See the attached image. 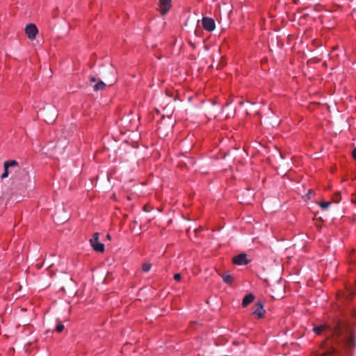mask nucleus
Returning <instances> with one entry per match:
<instances>
[{
  "label": "nucleus",
  "instance_id": "obj_1",
  "mask_svg": "<svg viewBox=\"0 0 356 356\" xmlns=\"http://www.w3.org/2000/svg\"><path fill=\"white\" fill-rule=\"evenodd\" d=\"M335 337H338V342L341 343L343 346L350 348L354 346V339L352 330L345 321L335 318ZM337 339H335V341Z\"/></svg>",
  "mask_w": 356,
  "mask_h": 356
},
{
  "label": "nucleus",
  "instance_id": "obj_2",
  "mask_svg": "<svg viewBox=\"0 0 356 356\" xmlns=\"http://www.w3.org/2000/svg\"><path fill=\"white\" fill-rule=\"evenodd\" d=\"M90 243L96 252H103L104 251V245L99 241L98 232L93 234L92 237L90 239Z\"/></svg>",
  "mask_w": 356,
  "mask_h": 356
},
{
  "label": "nucleus",
  "instance_id": "obj_3",
  "mask_svg": "<svg viewBox=\"0 0 356 356\" xmlns=\"http://www.w3.org/2000/svg\"><path fill=\"white\" fill-rule=\"evenodd\" d=\"M18 163L15 160H10L5 161L3 163L4 172L1 175V179H4L8 177L9 174L12 172V168H17Z\"/></svg>",
  "mask_w": 356,
  "mask_h": 356
},
{
  "label": "nucleus",
  "instance_id": "obj_4",
  "mask_svg": "<svg viewBox=\"0 0 356 356\" xmlns=\"http://www.w3.org/2000/svg\"><path fill=\"white\" fill-rule=\"evenodd\" d=\"M25 33L28 38L33 40L38 33V29L34 24H29L25 28Z\"/></svg>",
  "mask_w": 356,
  "mask_h": 356
},
{
  "label": "nucleus",
  "instance_id": "obj_5",
  "mask_svg": "<svg viewBox=\"0 0 356 356\" xmlns=\"http://www.w3.org/2000/svg\"><path fill=\"white\" fill-rule=\"evenodd\" d=\"M314 331L317 334H321V333L325 332V335L327 337H328L332 334V330L331 327L326 324H323L320 326L314 327Z\"/></svg>",
  "mask_w": 356,
  "mask_h": 356
},
{
  "label": "nucleus",
  "instance_id": "obj_6",
  "mask_svg": "<svg viewBox=\"0 0 356 356\" xmlns=\"http://www.w3.org/2000/svg\"><path fill=\"white\" fill-rule=\"evenodd\" d=\"M202 24L203 28L208 31H212L216 28L215 21L210 17H203L202 19Z\"/></svg>",
  "mask_w": 356,
  "mask_h": 356
},
{
  "label": "nucleus",
  "instance_id": "obj_7",
  "mask_svg": "<svg viewBox=\"0 0 356 356\" xmlns=\"http://www.w3.org/2000/svg\"><path fill=\"white\" fill-rule=\"evenodd\" d=\"M265 310L264 309V305L261 301H258L255 305L252 314L261 318L264 316Z\"/></svg>",
  "mask_w": 356,
  "mask_h": 356
},
{
  "label": "nucleus",
  "instance_id": "obj_8",
  "mask_svg": "<svg viewBox=\"0 0 356 356\" xmlns=\"http://www.w3.org/2000/svg\"><path fill=\"white\" fill-rule=\"evenodd\" d=\"M171 1L172 0H159L161 15H164L169 11L171 7Z\"/></svg>",
  "mask_w": 356,
  "mask_h": 356
},
{
  "label": "nucleus",
  "instance_id": "obj_9",
  "mask_svg": "<svg viewBox=\"0 0 356 356\" xmlns=\"http://www.w3.org/2000/svg\"><path fill=\"white\" fill-rule=\"evenodd\" d=\"M233 262L236 265H245L248 263L247 255L244 253L239 254L234 257Z\"/></svg>",
  "mask_w": 356,
  "mask_h": 356
},
{
  "label": "nucleus",
  "instance_id": "obj_10",
  "mask_svg": "<svg viewBox=\"0 0 356 356\" xmlns=\"http://www.w3.org/2000/svg\"><path fill=\"white\" fill-rule=\"evenodd\" d=\"M254 298V296L251 293L246 295L242 300L243 307H246L250 303H251L253 301Z\"/></svg>",
  "mask_w": 356,
  "mask_h": 356
},
{
  "label": "nucleus",
  "instance_id": "obj_11",
  "mask_svg": "<svg viewBox=\"0 0 356 356\" xmlns=\"http://www.w3.org/2000/svg\"><path fill=\"white\" fill-rule=\"evenodd\" d=\"M221 277L223 280L224 282L229 284H231L234 280L232 275L228 273H224L221 275Z\"/></svg>",
  "mask_w": 356,
  "mask_h": 356
},
{
  "label": "nucleus",
  "instance_id": "obj_12",
  "mask_svg": "<svg viewBox=\"0 0 356 356\" xmlns=\"http://www.w3.org/2000/svg\"><path fill=\"white\" fill-rule=\"evenodd\" d=\"M47 114V113H45V120L49 124L53 123L55 121L56 118L57 116L56 111H53L51 116H48Z\"/></svg>",
  "mask_w": 356,
  "mask_h": 356
},
{
  "label": "nucleus",
  "instance_id": "obj_13",
  "mask_svg": "<svg viewBox=\"0 0 356 356\" xmlns=\"http://www.w3.org/2000/svg\"><path fill=\"white\" fill-rule=\"evenodd\" d=\"M333 348L332 346L326 350H323L322 353H318L316 356H333Z\"/></svg>",
  "mask_w": 356,
  "mask_h": 356
},
{
  "label": "nucleus",
  "instance_id": "obj_14",
  "mask_svg": "<svg viewBox=\"0 0 356 356\" xmlns=\"http://www.w3.org/2000/svg\"><path fill=\"white\" fill-rule=\"evenodd\" d=\"M106 84L102 81H99L97 83L93 86V89L95 91H99L104 90Z\"/></svg>",
  "mask_w": 356,
  "mask_h": 356
},
{
  "label": "nucleus",
  "instance_id": "obj_15",
  "mask_svg": "<svg viewBox=\"0 0 356 356\" xmlns=\"http://www.w3.org/2000/svg\"><path fill=\"white\" fill-rule=\"evenodd\" d=\"M331 204V202L329 201V202H325V201H322V202H319V205L320 207L323 209V210H327L330 205Z\"/></svg>",
  "mask_w": 356,
  "mask_h": 356
},
{
  "label": "nucleus",
  "instance_id": "obj_16",
  "mask_svg": "<svg viewBox=\"0 0 356 356\" xmlns=\"http://www.w3.org/2000/svg\"><path fill=\"white\" fill-rule=\"evenodd\" d=\"M152 265L149 263H145L143 264L142 269L144 272L149 271Z\"/></svg>",
  "mask_w": 356,
  "mask_h": 356
},
{
  "label": "nucleus",
  "instance_id": "obj_17",
  "mask_svg": "<svg viewBox=\"0 0 356 356\" xmlns=\"http://www.w3.org/2000/svg\"><path fill=\"white\" fill-rule=\"evenodd\" d=\"M64 330V325L62 323H59L56 327V331L60 333Z\"/></svg>",
  "mask_w": 356,
  "mask_h": 356
},
{
  "label": "nucleus",
  "instance_id": "obj_18",
  "mask_svg": "<svg viewBox=\"0 0 356 356\" xmlns=\"http://www.w3.org/2000/svg\"><path fill=\"white\" fill-rule=\"evenodd\" d=\"M175 280L179 282L181 279V275L180 273H176L174 276Z\"/></svg>",
  "mask_w": 356,
  "mask_h": 356
},
{
  "label": "nucleus",
  "instance_id": "obj_19",
  "mask_svg": "<svg viewBox=\"0 0 356 356\" xmlns=\"http://www.w3.org/2000/svg\"><path fill=\"white\" fill-rule=\"evenodd\" d=\"M341 200V197H339V194L335 193V203L339 202Z\"/></svg>",
  "mask_w": 356,
  "mask_h": 356
},
{
  "label": "nucleus",
  "instance_id": "obj_20",
  "mask_svg": "<svg viewBox=\"0 0 356 356\" xmlns=\"http://www.w3.org/2000/svg\"><path fill=\"white\" fill-rule=\"evenodd\" d=\"M314 191L312 190H309L308 193L307 194V196H308L309 198H311L312 195H313Z\"/></svg>",
  "mask_w": 356,
  "mask_h": 356
},
{
  "label": "nucleus",
  "instance_id": "obj_21",
  "mask_svg": "<svg viewBox=\"0 0 356 356\" xmlns=\"http://www.w3.org/2000/svg\"><path fill=\"white\" fill-rule=\"evenodd\" d=\"M352 156L356 160V147L353 150Z\"/></svg>",
  "mask_w": 356,
  "mask_h": 356
},
{
  "label": "nucleus",
  "instance_id": "obj_22",
  "mask_svg": "<svg viewBox=\"0 0 356 356\" xmlns=\"http://www.w3.org/2000/svg\"><path fill=\"white\" fill-rule=\"evenodd\" d=\"M90 82H96L97 81V79L95 76H91L90 78Z\"/></svg>",
  "mask_w": 356,
  "mask_h": 356
},
{
  "label": "nucleus",
  "instance_id": "obj_23",
  "mask_svg": "<svg viewBox=\"0 0 356 356\" xmlns=\"http://www.w3.org/2000/svg\"><path fill=\"white\" fill-rule=\"evenodd\" d=\"M30 181V178L28 175H26V177H25V181Z\"/></svg>",
  "mask_w": 356,
  "mask_h": 356
},
{
  "label": "nucleus",
  "instance_id": "obj_24",
  "mask_svg": "<svg viewBox=\"0 0 356 356\" xmlns=\"http://www.w3.org/2000/svg\"><path fill=\"white\" fill-rule=\"evenodd\" d=\"M106 238H107V239H108V240H111V235H110V234H107V235H106Z\"/></svg>",
  "mask_w": 356,
  "mask_h": 356
},
{
  "label": "nucleus",
  "instance_id": "obj_25",
  "mask_svg": "<svg viewBox=\"0 0 356 356\" xmlns=\"http://www.w3.org/2000/svg\"><path fill=\"white\" fill-rule=\"evenodd\" d=\"M168 106H168V105H167V106L165 107V108H164V109H165V110H167V109L168 108Z\"/></svg>",
  "mask_w": 356,
  "mask_h": 356
},
{
  "label": "nucleus",
  "instance_id": "obj_26",
  "mask_svg": "<svg viewBox=\"0 0 356 356\" xmlns=\"http://www.w3.org/2000/svg\"><path fill=\"white\" fill-rule=\"evenodd\" d=\"M341 296V295L339 294V296ZM334 296H335V298H336L337 296H338V294L335 293V294H334Z\"/></svg>",
  "mask_w": 356,
  "mask_h": 356
},
{
  "label": "nucleus",
  "instance_id": "obj_27",
  "mask_svg": "<svg viewBox=\"0 0 356 356\" xmlns=\"http://www.w3.org/2000/svg\"><path fill=\"white\" fill-rule=\"evenodd\" d=\"M144 210H145V211H147L146 207H144Z\"/></svg>",
  "mask_w": 356,
  "mask_h": 356
},
{
  "label": "nucleus",
  "instance_id": "obj_28",
  "mask_svg": "<svg viewBox=\"0 0 356 356\" xmlns=\"http://www.w3.org/2000/svg\"><path fill=\"white\" fill-rule=\"evenodd\" d=\"M337 348H335V350H334L335 355L337 354Z\"/></svg>",
  "mask_w": 356,
  "mask_h": 356
}]
</instances>
